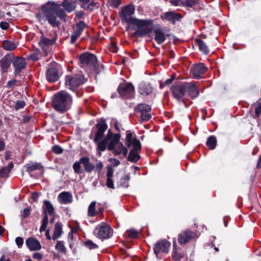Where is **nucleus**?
Masks as SVG:
<instances>
[{"label":"nucleus","mask_w":261,"mask_h":261,"mask_svg":"<svg viewBox=\"0 0 261 261\" xmlns=\"http://www.w3.org/2000/svg\"><path fill=\"white\" fill-rule=\"evenodd\" d=\"M83 75L75 74L74 75H68L65 77V86L67 88L75 91L77 87L84 84L86 81Z\"/></svg>","instance_id":"7"},{"label":"nucleus","mask_w":261,"mask_h":261,"mask_svg":"<svg viewBox=\"0 0 261 261\" xmlns=\"http://www.w3.org/2000/svg\"><path fill=\"white\" fill-rule=\"evenodd\" d=\"M153 88L146 82H142L139 85V92L141 95H147L152 92Z\"/></svg>","instance_id":"21"},{"label":"nucleus","mask_w":261,"mask_h":261,"mask_svg":"<svg viewBox=\"0 0 261 261\" xmlns=\"http://www.w3.org/2000/svg\"><path fill=\"white\" fill-rule=\"evenodd\" d=\"M98 3L97 2H95L94 1H91L90 4L88 5V8H87V10H92L96 5H98Z\"/></svg>","instance_id":"53"},{"label":"nucleus","mask_w":261,"mask_h":261,"mask_svg":"<svg viewBox=\"0 0 261 261\" xmlns=\"http://www.w3.org/2000/svg\"><path fill=\"white\" fill-rule=\"evenodd\" d=\"M45 231H46L45 235H46V237L47 239L49 240H51V237H50V234H49V229H47Z\"/></svg>","instance_id":"61"},{"label":"nucleus","mask_w":261,"mask_h":261,"mask_svg":"<svg viewBox=\"0 0 261 261\" xmlns=\"http://www.w3.org/2000/svg\"><path fill=\"white\" fill-rule=\"evenodd\" d=\"M120 96L125 98H129L134 96V87L130 83H124L120 84L117 89Z\"/></svg>","instance_id":"10"},{"label":"nucleus","mask_w":261,"mask_h":261,"mask_svg":"<svg viewBox=\"0 0 261 261\" xmlns=\"http://www.w3.org/2000/svg\"><path fill=\"white\" fill-rule=\"evenodd\" d=\"M43 210L44 212V215L47 214L49 215H53L54 213V208L53 205L50 203L48 200H44Z\"/></svg>","instance_id":"29"},{"label":"nucleus","mask_w":261,"mask_h":261,"mask_svg":"<svg viewBox=\"0 0 261 261\" xmlns=\"http://www.w3.org/2000/svg\"><path fill=\"white\" fill-rule=\"evenodd\" d=\"M185 86L188 95L192 98L196 97V85L194 83L185 82Z\"/></svg>","instance_id":"24"},{"label":"nucleus","mask_w":261,"mask_h":261,"mask_svg":"<svg viewBox=\"0 0 261 261\" xmlns=\"http://www.w3.org/2000/svg\"><path fill=\"white\" fill-rule=\"evenodd\" d=\"M59 66L56 63H50L48 67L46 76L47 80L49 82H55L59 79Z\"/></svg>","instance_id":"11"},{"label":"nucleus","mask_w":261,"mask_h":261,"mask_svg":"<svg viewBox=\"0 0 261 261\" xmlns=\"http://www.w3.org/2000/svg\"><path fill=\"white\" fill-rule=\"evenodd\" d=\"M125 143L127 147H133L130 151L128 160L131 162H137L140 159L139 151L141 149V145L140 141L136 137H133V134L129 131L126 132Z\"/></svg>","instance_id":"5"},{"label":"nucleus","mask_w":261,"mask_h":261,"mask_svg":"<svg viewBox=\"0 0 261 261\" xmlns=\"http://www.w3.org/2000/svg\"><path fill=\"white\" fill-rule=\"evenodd\" d=\"M126 234L130 238H136L139 234V232L134 229H130L126 231Z\"/></svg>","instance_id":"41"},{"label":"nucleus","mask_w":261,"mask_h":261,"mask_svg":"<svg viewBox=\"0 0 261 261\" xmlns=\"http://www.w3.org/2000/svg\"><path fill=\"white\" fill-rule=\"evenodd\" d=\"M85 245L89 249H94L98 248V246L90 240L86 241Z\"/></svg>","instance_id":"44"},{"label":"nucleus","mask_w":261,"mask_h":261,"mask_svg":"<svg viewBox=\"0 0 261 261\" xmlns=\"http://www.w3.org/2000/svg\"><path fill=\"white\" fill-rule=\"evenodd\" d=\"M120 135L119 134H115L111 136L110 138L108 139L107 147L108 150L113 151L115 146L120 143Z\"/></svg>","instance_id":"18"},{"label":"nucleus","mask_w":261,"mask_h":261,"mask_svg":"<svg viewBox=\"0 0 261 261\" xmlns=\"http://www.w3.org/2000/svg\"><path fill=\"white\" fill-rule=\"evenodd\" d=\"M33 257L35 259L40 260L42 259V255L41 253L39 252H36L34 253Z\"/></svg>","instance_id":"56"},{"label":"nucleus","mask_w":261,"mask_h":261,"mask_svg":"<svg viewBox=\"0 0 261 261\" xmlns=\"http://www.w3.org/2000/svg\"><path fill=\"white\" fill-rule=\"evenodd\" d=\"M109 161L114 167H117L118 165H119L120 164V161L118 160H117L116 159H114V158H110V159H109Z\"/></svg>","instance_id":"51"},{"label":"nucleus","mask_w":261,"mask_h":261,"mask_svg":"<svg viewBox=\"0 0 261 261\" xmlns=\"http://www.w3.org/2000/svg\"><path fill=\"white\" fill-rule=\"evenodd\" d=\"M171 246L170 242L163 240L156 243L154 246V252L156 256L160 253H168Z\"/></svg>","instance_id":"13"},{"label":"nucleus","mask_w":261,"mask_h":261,"mask_svg":"<svg viewBox=\"0 0 261 261\" xmlns=\"http://www.w3.org/2000/svg\"><path fill=\"white\" fill-rule=\"evenodd\" d=\"M197 44L198 46L199 50L203 54L207 55L209 53L210 50L208 46L204 41L197 38Z\"/></svg>","instance_id":"30"},{"label":"nucleus","mask_w":261,"mask_h":261,"mask_svg":"<svg viewBox=\"0 0 261 261\" xmlns=\"http://www.w3.org/2000/svg\"><path fill=\"white\" fill-rule=\"evenodd\" d=\"M56 39L53 38L51 39H48L46 37H42L39 41V45L42 48L43 50L46 51L47 47L50 45L54 44L56 42Z\"/></svg>","instance_id":"23"},{"label":"nucleus","mask_w":261,"mask_h":261,"mask_svg":"<svg viewBox=\"0 0 261 261\" xmlns=\"http://www.w3.org/2000/svg\"><path fill=\"white\" fill-rule=\"evenodd\" d=\"M2 46L6 50L12 51L17 47V45L12 41L5 40L3 42Z\"/></svg>","instance_id":"32"},{"label":"nucleus","mask_w":261,"mask_h":261,"mask_svg":"<svg viewBox=\"0 0 261 261\" xmlns=\"http://www.w3.org/2000/svg\"><path fill=\"white\" fill-rule=\"evenodd\" d=\"M261 168V155L259 156L258 163L257 164V168L259 169Z\"/></svg>","instance_id":"62"},{"label":"nucleus","mask_w":261,"mask_h":261,"mask_svg":"<svg viewBox=\"0 0 261 261\" xmlns=\"http://www.w3.org/2000/svg\"><path fill=\"white\" fill-rule=\"evenodd\" d=\"M82 163H81V159L79 161L75 162L73 165V169L75 172V173L77 174H80L83 172L84 170L82 169L81 165Z\"/></svg>","instance_id":"39"},{"label":"nucleus","mask_w":261,"mask_h":261,"mask_svg":"<svg viewBox=\"0 0 261 261\" xmlns=\"http://www.w3.org/2000/svg\"><path fill=\"white\" fill-rule=\"evenodd\" d=\"M255 113L257 117H258L259 116V115L261 113V105H259L258 106L255 107Z\"/></svg>","instance_id":"55"},{"label":"nucleus","mask_w":261,"mask_h":261,"mask_svg":"<svg viewBox=\"0 0 261 261\" xmlns=\"http://www.w3.org/2000/svg\"><path fill=\"white\" fill-rule=\"evenodd\" d=\"M10 154H11L10 151H8L6 152V156H5L6 160H8L10 159Z\"/></svg>","instance_id":"63"},{"label":"nucleus","mask_w":261,"mask_h":261,"mask_svg":"<svg viewBox=\"0 0 261 261\" xmlns=\"http://www.w3.org/2000/svg\"><path fill=\"white\" fill-rule=\"evenodd\" d=\"M137 112L141 113V117L143 121H148L151 118V115L149 113L151 108L146 104H139L136 108Z\"/></svg>","instance_id":"14"},{"label":"nucleus","mask_w":261,"mask_h":261,"mask_svg":"<svg viewBox=\"0 0 261 261\" xmlns=\"http://www.w3.org/2000/svg\"><path fill=\"white\" fill-rule=\"evenodd\" d=\"M154 40L159 44L163 43L166 39V36L165 33L160 29L154 30Z\"/></svg>","instance_id":"26"},{"label":"nucleus","mask_w":261,"mask_h":261,"mask_svg":"<svg viewBox=\"0 0 261 261\" xmlns=\"http://www.w3.org/2000/svg\"><path fill=\"white\" fill-rule=\"evenodd\" d=\"M56 249L61 252H65L66 248L63 242L58 241L56 245Z\"/></svg>","instance_id":"43"},{"label":"nucleus","mask_w":261,"mask_h":261,"mask_svg":"<svg viewBox=\"0 0 261 261\" xmlns=\"http://www.w3.org/2000/svg\"><path fill=\"white\" fill-rule=\"evenodd\" d=\"M16 83V80H13L12 81H9L7 84V86L8 88L11 87L13 85H14Z\"/></svg>","instance_id":"59"},{"label":"nucleus","mask_w":261,"mask_h":261,"mask_svg":"<svg viewBox=\"0 0 261 261\" xmlns=\"http://www.w3.org/2000/svg\"><path fill=\"white\" fill-rule=\"evenodd\" d=\"M14 67V74L15 75L18 74L20 71L26 66V62L24 58L21 57H16L12 61Z\"/></svg>","instance_id":"15"},{"label":"nucleus","mask_w":261,"mask_h":261,"mask_svg":"<svg viewBox=\"0 0 261 261\" xmlns=\"http://www.w3.org/2000/svg\"><path fill=\"white\" fill-rule=\"evenodd\" d=\"M111 5L115 8L118 7L121 4V0H109Z\"/></svg>","instance_id":"48"},{"label":"nucleus","mask_w":261,"mask_h":261,"mask_svg":"<svg viewBox=\"0 0 261 261\" xmlns=\"http://www.w3.org/2000/svg\"><path fill=\"white\" fill-rule=\"evenodd\" d=\"M135 10L133 5L124 7L120 12L122 21L127 23L133 29L136 30L135 35L140 37L144 36L152 31L151 26L152 20L139 19L132 16Z\"/></svg>","instance_id":"2"},{"label":"nucleus","mask_w":261,"mask_h":261,"mask_svg":"<svg viewBox=\"0 0 261 261\" xmlns=\"http://www.w3.org/2000/svg\"><path fill=\"white\" fill-rule=\"evenodd\" d=\"M110 50L113 53H116L118 51V47L116 43L112 42L110 46Z\"/></svg>","instance_id":"52"},{"label":"nucleus","mask_w":261,"mask_h":261,"mask_svg":"<svg viewBox=\"0 0 261 261\" xmlns=\"http://www.w3.org/2000/svg\"><path fill=\"white\" fill-rule=\"evenodd\" d=\"M25 167L26 168V171L28 172L42 168L41 164L36 162H32L28 164Z\"/></svg>","instance_id":"33"},{"label":"nucleus","mask_w":261,"mask_h":261,"mask_svg":"<svg viewBox=\"0 0 261 261\" xmlns=\"http://www.w3.org/2000/svg\"><path fill=\"white\" fill-rule=\"evenodd\" d=\"M174 249L172 252V257L175 261H180L183 257V254L178 251V249L176 248L175 242H173Z\"/></svg>","instance_id":"31"},{"label":"nucleus","mask_w":261,"mask_h":261,"mask_svg":"<svg viewBox=\"0 0 261 261\" xmlns=\"http://www.w3.org/2000/svg\"><path fill=\"white\" fill-rule=\"evenodd\" d=\"M0 27L3 30H7L9 27V24L7 22L2 21L0 23Z\"/></svg>","instance_id":"54"},{"label":"nucleus","mask_w":261,"mask_h":261,"mask_svg":"<svg viewBox=\"0 0 261 261\" xmlns=\"http://www.w3.org/2000/svg\"><path fill=\"white\" fill-rule=\"evenodd\" d=\"M80 67L88 74L98 73L97 60L96 57L90 53H83L80 57Z\"/></svg>","instance_id":"6"},{"label":"nucleus","mask_w":261,"mask_h":261,"mask_svg":"<svg viewBox=\"0 0 261 261\" xmlns=\"http://www.w3.org/2000/svg\"><path fill=\"white\" fill-rule=\"evenodd\" d=\"M52 149L53 152L56 154H60L63 152V149L60 146L58 145L54 146L52 148Z\"/></svg>","instance_id":"47"},{"label":"nucleus","mask_w":261,"mask_h":261,"mask_svg":"<svg viewBox=\"0 0 261 261\" xmlns=\"http://www.w3.org/2000/svg\"><path fill=\"white\" fill-rule=\"evenodd\" d=\"M114 170L112 167L108 166L107 172V186L108 188L114 189L115 188L112 177Z\"/></svg>","instance_id":"25"},{"label":"nucleus","mask_w":261,"mask_h":261,"mask_svg":"<svg viewBox=\"0 0 261 261\" xmlns=\"http://www.w3.org/2000/svg\"><path fill=\"white\" fill-rule=\"evenodd\" d=\"M113 151L115 155H118L122 154L124 157L127 155L128 152L127 148L125 147L123 144L121 142L115 146Z\"/></svg>","instance_id":"27"},{"label":"nucleus","mask_w":261,"mask_h":261,"mask_svg":"<svg viewBox=\"0 0 261 261\" xmlns=\"http://www.w3.org/2000/svg\"><path fill=\"white\" fill-rule=\"evenodd\" d=\"M207 70V67L202 63L197 64V80L202 77V75Z\"/></svg>","instance_id":"35"},{"label":"nucleus","mask_w":261,"mask_h":261,"mask_svg":"<svg viewBox=\"0 0 261 261\" xmlns=\"http://www.w3.org/2000/svg\"><path fill=\"white\" fill-rule=\"evenodd\" d=\"M26 245L31 251L39 250L41 248L40 242L36 239L31 237L28 238L25 242Z\"/></svg>","instance_id":"19"},{"label":"nucleus","mask_w":261,"mask_h":261,"mask_svg":"<svg viewBox=\"0 0 261 261\" xmlns=\"http://www.w3.org/2000/svg\"><path fill=\"white\" fill-rule=\"evenodd\" d=\"M162 18L163 19L167 20L174 24L176 21L180 20L181 16L179 14L173 12H168L164 13Z\"/></svg>","instance_id":"20"},{"label":"nucleus","mask_w":261,"mask_h":261,"mask_svg":"<svg viewBox=\"0 0 261 261\" xmlns=\"http://www.w3.org/2000/svg\"><path fill=\"white\" fill-rule=\"evenodd\" d=\"M86 27L85 23L81 21L77 23L74 30L71 36V42L73 43L75 42L77 38L81 35L84 29Z\"/></svg>","instance_id":"16"},{"label":"nucleus","mask_w":261,"mask_h":261,"mask_svg":"<svg viewBox=\"0 0 261 261\" xmlns=\"http://www.w3.org/2000/svg\"><path fill=\"white\" fill-rule=\"evenodd\" d=\"M194 237V233L190 230H186L178 234V241L180 245L185 244Z\"/></svg>","instance_id":"17"},{"label":"nucleus","mask_w":261,"mask_h":261,"mask_svg":"<svg viewBox=\"0 0 261 261\" xmlns=\"http://www.w3.org/2000/svg\"><path fill=\"white\" fill-rule=\"evenodd\" d=\"M5 146V144L3 141L0 139V151L4 150Z\"/></svg>","instance_id":"60"},{"label":"nucleus","mask_w":261,"mask_h":261,"mask_svg":"<svg viewBox=\"0 0 261 261\" xmlns=\"http://www.w3.org/2000/svg\"><path fill=\"white\" fill-rule=\"evenodd\" d=\"M13 168V163L10 162L8 166L2 168L0 170V178H7L9 175L10 171Z\"/></svg>","instance_id":"28"},{"label":"nucleus","mask_w":261,"mask_h":261,"mask_svg":"<svg viewBox=\"0 0 261 261\" xmlns=\"http://www.w3.org/2000/svg\"><path fill=\"white\" fill-rule=\"evenodd\" d=\"M217 144L216 138L214 136L209 137L206 141V145L211 149L215 148Z\"/></svg>","instance_id":"37"},{"label":"nucleus","mask_w":261,"mask_h":261,"mask_svg":"<svg viewBox=\"0 0 261 261\" xmlns=\"http://www.w3.org/2000/svg\"><path fill=\"white\" fill-rule=\"evenodd\" d=\"M0 261H11L9 258H6L5 256L3 255L0 258Z\"/></svg>","instance_id":"64"},{"label":"nucleus","mask_w":261,"mask_h":261,"mask_svg":"<svg viewBox=\"0 0 261 261\" xmlns=\"http://www.w3.org/2000/svg\"><path fill=\"white\" fill-rule=\"evenodd\" d=\"M170 3L175 6H182L184 0H170Z\"/></svg>","instance_id":"50"},{"label":"nucleus","mask_w":261,"mask_h":261,"mask_svg":"<svg viewBox=\"0 0 261 261\" xmlns=\"http://www.w3.org/2000/svg\"><path fill=\"white\" fill-rule=\"evenodd\" d=\"M48 222V216L46 214L44 215L43 219L42 220V224L40 228V232H42L46 230V228Z\"/></svg>","instance_id":"40"},{"label":"nucleus","mask_w":261,"mask_h":261,"mask_svg":"<svg viewBox=\"0 0 261 261\" xmlns=\"http://www.w3.org/2000/svg\"><path fill=\"white\" fill-rule=\"evenodd\" d=\"M62 233V225L60 222H57L55 224L53 239L55 240L58 239Z\"/></svg>","instance_id":"34"},{"label":"nucleus","mask_w":261,"mask_h":261,"mask_svg":"<svg viewBox=\"0 0 261 261\" xmlns=\"http://www.w3.org/2000/svg\"><path fill=\"white\" fill-rule=\"evenodd\" d=\"M58 199L61 204H66L72 202V196L68 192H62L58 195Z\"/></svg>","instance_id":"22"},{"label":"nucleus","mask_w":261,"mask_h":261,"mask_svg":"<svg viewBox=\"0 0 261 261\" xmlns=\"http://www.w3.org/2000/svg\"><path fill=\"white\" fill-rule=\"evenodd\" d=\"M72 103L71 95L64 90L60 91L54 96L53 105L57 111L64 112L68 110Z\"/></svg>","instance_id":"4"},{"label":"nucleus","mask_w":261,"mask_h":261,"mask_svg":"<svg viewBox=\"0 0 261 261\" xmlns=\"http://www.w3.org/2000/svg\"><path fill=\"white\" fill-rule=\"evenodd\" d=\"M39 197V195L37 192H34L32 194V198L34 201H37Z\"/></svg>","instance_id":"58"},{"label":"nucleus","mask_w":261,"mask_h":261,"mask_svg":"<svg viewBox=\"0 0 261 261\" xmlns=\"http://www.w3.org/2000/svg\"><path fill=\"white\" fill-rule=\"evenodd\" d=\"M31 214V210L29 207H26L23 209L22 212V216L24 218H28Z\"/></svg>","instance_id":"46"},{"label":"nucleus","mask_w":261,"mask_h":261,"mask_svg":"<svg viewBox=\"0 0 261 261\" xmlns=\"http://www.w3.org/2000/svg\"><path fill=\"white\" fill-rule=\"evenodd\" d=\"M171 90L174 98L179 101H183L186 93L185 83L181 84L173 85Z\"/></svg>","instance_id":"12"},{"label":"nucleus","mask_w":261,"mask_h":261,"mask_svg":"<svg viewBox=\"0 0 261 261\" xmlns=\"http://www.w3.org/2000/svg\"><path fill=\"white\" fill-rule=\"evenodd\" d=\"M16 245L19 248H21L23 244V239L21 237H17L15 239Z\"/></svg>","instance_id":"49"},{"label":"nucleus","mask_w":261,"mask_h":261,"mask_svg":"<svg viewBox=\"0 0 261 261\" xmlns=\"http://www.w3.org/2000/svg\"><path fill=\"white\" fill-rule=\"evenodd\" d=\"M173 79H174V78L172 77V78L167 80L164 83L161 84V87L162 88L164 85H167L170 84V83H171L172 82Z\"/></svg>","instance_id":"57"},{"label":"nucleus","mask_w":261,"mask_h":261,"mask_svg":"<svg viewBox=\"0 0 261 261\" xmlns=\"http://www.w3.org/2000/svg\"><path fill=\"white\" fill-rule=\"evenodd\" d=\"M75 0H64L62 4L58 5L55 2L49 1L41 7L42 15L40 14H37V17L41 20H47L53 27H59L60 23L57 19L58 16L61 19H63L65 17V13L61 8L62 6L65 10L70 12L75 8Z\"/></svg>","instance_id":"1"},{"label":"nucleus","mask_w":261,"mask_h":261,"mask_svg":"<svg viewBox=\"0 0 261 261\" xmlns=\"http://www.w3.org/2000/svg\"><path fill=\"white\" fill-rule=\"evenodd\" d=\"M96 201L92 202L88 207V215L89 216L93 217L95 216L98 212L95 210Z\"/></svg>","instance_id":"38"},{"label":"nucleus","mask_w":261,"mask_h":261,"mask_svg":"<svg viewBox=\"0 0 261 261\" xmlns=\"http://www.w3.org/2000/svg\"><path fill=\"white\" fill-rule=\"evenodd\" d=\"M10 65V61L6 58H3L0 60V67L2 72H6Z\"/></svg>","instance_id":"36"},{"label":"nucleus","mask_w":261,"mask_h":261,"mask_svg":"<svg viewBox=\"0 0 261 261\" xmlns=\"http://www.w3.org/2000/svg\"><path fill=\"white\" fill-rule=\"evenodd\" d=\"M25 103L24 101L22 100H17L15 105L14 109L16 110H18L20 109H22L24 107Z\"/></svg>","instance_id":"45"},{"label":"nucleus","mask_w":261,"mask_h":261,"mask_svg":"<svg viewBox=\"0 0 261 261\" xmlns=\"http://www.w3.org/2000/svg\"><path fill=\"white\" fill-rule=\"evenodd\" d=\"M94 233L95 236L101 240L107 239L113 235V229L105 223H101L95 228Z\"/></svg>","instance_id":"8"},{"label":"nucleus","mask_w":261,"mask_h":261,"mask_svg":"<svg viewBox=\"0 0 261 261\" xmlns=\"http://www.w3.org/2000/svg\"><path fill=\"white\" fill-rule=\"evenodd\" d=\"M90 158L87 156L81 158V163L84 167L86 172L90 173L95 169L96 172H100L103 167V165L100 161H97L95 166L90 162Z\"/></svg>","instance_id":"9"},{"label":"nucleus","mask_w":261,"mask_h":261,"mask_svg":"<svg viewBox=\"0 0 261 261\" xmlns=\"http://www.w3.org/2000/svg\"><path fill=\"white\" fill-rule=\"evenodd\" d=\"M196 4V0H184L182 6L188 8H192Z\"/></svg>","instance_id":"42"},{"label":"nucleus","mask_w":261,"mask_h":261,"mask_svg":"<svg viewBox=\"0 0 261 261\" xmlns=\"http://www.w3.org/2000/svg\"><path fill=\"white\" fill-rule=\"evenodd\" d=\"M97 131L94 138V142L97 145V150L104 151L109 139L113 135L112 132L109 129L106 138H103L104 133L108 128L107 124L105 120H101L96 125Z\"/></svg>","instance_id":"3"}]
</instances>
